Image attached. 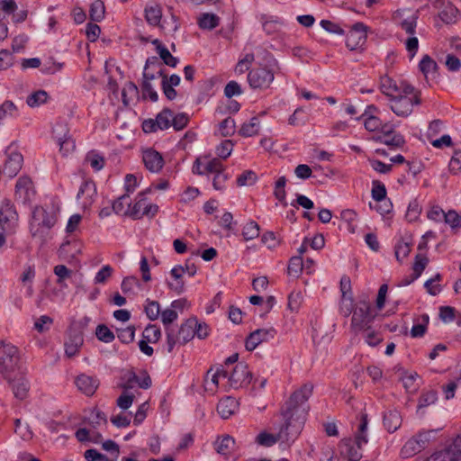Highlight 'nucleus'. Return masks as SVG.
Returning a JSON list of instances; mask_svg holds the SVG:
<instances>
[{"label":"nucleus","instance_id":"1","mask_svg":"<svg viewBox=\"0 0 461 461\" xmlns=\"http://www.w3.org/2000/svg\"><path fill=\"white\" fill-rule=\"evenodd\" d=\"M375 315L371 312V305L366 300L359 301L351 318V329L357 333H363L368 346H376L380 342L377 334L371 329Z\"/></svg>","mask_w":461,"mask_h":461},{"label":"nucleus","instance_id":"2","mask_svg":"<svg viewBox=\"0 0 461 461\" xmlns=\"http://www.w3.org/2000/svg\"><path fill=\"white\" fill-rule=\"evenodd\" d=\"M59 206L54 201L36 206L32 212L30 232L33 237L42 236L44 230H50L58 221Z\"/></svg>","mask_w":461,"mask_h":461},{"label":"nucleus","instance_id":"3","mask_svg":"<svg viewBox=\"0 0 461 461\" xmlns=\"http://www.w3.org/2000/svg\"><path fill=\"white\" fill-rule=\"evenodd\" d=\"M313 388V384L308 382L295 390L282 407L281 416L292 418L293 416L299 417V415L303 414V419L306 420L310 409L307 402L312 395Z\"/></svg>","mask_w":461,"mask_h":461},{"label":"nucleus","instance_id":"4","mask_svg":"<svg viewBox=\"0 0 461 461\" xmlns=\"http://www.w3.org/2000/svg\"><path fill=\"white\" fill-rule=\"evenodd\" d=\"M282 417L284 423L279 427L277 439H279L281 445L289 447L301 434L306 420L303 419V414L299 415V417Z\"/></svg>","mask_w":461,"mask_h":461},{"label":"nucleus","instance_id":"5","mask_svg":"<svg viewBox=\"0 0 461 461\" xmlns=\"http://www.w3.org/2000/svg\"><path fill=\"white\" fill-rule=\"evenodd\" d=\"M420 104V92L413 87L411 94L399 93L389 99V107L399 117H408L411 114L414 105Z\"/></svg>","mask_w":461,"mask_h":461},{"label":"nucleus","instance_id":"6","mask_svg":"<svg viewBox=\"0 0 461 461\" xmlns=\"http://www.w3.org/2000/svg\"><path fill=\"white\" fill-rule=\"evenodd\" d=\"M20 356L17 348H0V373L8 384H11V374L18 368Z\"/></svg>","mask_w":461,"mask_h":461},{"label":"nucleus","instance_id":"7","mask_svg":"<svg viewBox=\"0 0 461 461\" xmlns=\"http://www.w3.org/2000/svg\"><path fill=\"white\" fill-rule=\"evenodd\" d=\"M196 326V318L191 317L181 324L177 334L175 335L173 329H167V343L168 346L176 344H186L195 337L194 329Z\"/></svg>","mask_w":461,"mask_h":461},{"label":"nucleus","instance_id":"8","mask_svg":"<svg viewBox=\"0 0 461 461\" xmlns=\"http://www.w3.org/2000/svg\"><path fill=\"white\" fill-rule=\"evenodd\" d=\"M275 75L267 67H259L251 69L248 74V82L253 89H267L274 81Z\"/></svg>","mask_w":461,"mask_h":461},{"label":"nucleus","instance_id":"9","mask_svg":"<svg viewBox=\"0 0 461 461\" xmlns=\"http://www.w3.org/2000/svg\"><path fill=\"white\" fill-rule=\"evenodd\" d=\"M18 221V213L14 205L9 199H5L0 203V228L7 233H12Z\"/></svg>","mask_w":461,"mask_h":461},{"label":"nucleus","instance_id":"10","mask_svg":"<svg viewBox=\"0 0 461 461\" xmlns=\"http://www.w3.org/2000/svg\"><path fill=\"white\" fill-rule=\"evenodd\" d=\"M433 431L420 432L410 438L402 447L401 454L403 457H410L425 449L430 439Z\"/></svg>","mask_w":461,"mask_h":461},{"label":"nucleus","instance_id":"11","mask_svg":"<svg viewBox=\"0 0 461 461\" xmlns=\"http://www.w3.org/2000/svg\"><path fill=\"white\" fill-rule=\"evenodd\" d=\"M380 89L388 98L398 95L399 93L411 94L413 86L406 81L397 82L387 75L380 77Z\"/></svg>","mask_w":461,"mask_h":461},{"label":"nucleus","instance_id":"12","mask_svg":"<svg viewBox=\"0 0 461 461\" xmlns=\"http://www.w3.org/2000/svg\"><path fill=\"white\" fill-rule=\"evenodd\" d=\"M366 443H367L366 436L357 435L355 441L351 438H343L340 441L339 449L349 461H359L362 457L361 446Z\"/></svg>","mask_w":461,"mask_h":461},{"label":"nucleus","instance_id":"13","mask_svg":"<svg viewBox=\"0 0 461 461\" xmlns=\"http://www.w3.org/2000/svg\"><path fill=\"white\" fill-rule=\"evenodd\" d=\"M35 196L33 183L28 176H21L15 184L14 199L23 205L30 204Z\"/></svg>","mask_w":461,"mask_h":461},{"label":"nucleus","instance_id":"14","mask_svg":"<svg viewBox=\"0 0 461 461\" xmlns=\"http://www.w3.org/2000/svg\"><path fill=\"white\" fill-rule=\"evenodd\" d=\"M367 27L363 23H356L352 25L347 34L346 46L350 50H356L362 48L367 38Z\"/></svg>","mask_w":461,"mask_h":461},{"label":"nucleus","instance_id":"15","mask_svg":"<svg viewBox=\"0 0 461 461\" xmlns=\"http://www.w3.org/2000/svg\"><path fill=\"white\" fill-rule=\"evenodd\" d=\"M252 379V375L248 369L247 365L239 363L235 366L229 375V384L234 389L248 385Z\"/></svg>","mask_w":461,"mask_h":461},{"label":"nucleus","instance_id":"16","mask_svg":"<svg viewBox=\"0 0 461 461\" xmlns=\"http://www.w3.org/2000/svg\"><path fill=\"white\" fill-rule=\"evenodd\" d=\"M276 336L274 328L258 329L251 332L245 341V346H259L263 343H271Z\"/></svg>","mask_w":461,"mask_h":461},{"label":"nucleus","instance_id":"17","mask_svg":"<svg viewBox=\"0 0 461 461\" xmlns=\"http://www.w3.org/2000/svg\"><path fill=\"white\" fill-rule=\"evenodd\" d=\"M142 161L145 167L152 173L159 172L164 166L162 155L153 149H148L143 151Z\"/></svg>","mask_w":461,"mask_h":461},{"label":"nucleus","instance_id":"18","mask_svg":"<svg viewBox=\"0 0 461 461\" xmlns=\"http://www.w3.org/2000/svg\"><path fill=\"white\" fill-rule=\"evenodd\" d=\"M23 162V157L21 153L16 151L10 152L7 154V158L3 167L4 175L9 178L14 177L21 170Z\"/></svg>","mask_w":461,"mask_h":461},{"label":"nucleus","instance_id":"19","mask_svg":"<svg viewBox=\"0 0 461 461\" xmlns=\"http://www.w3.org/2000/svg\"><path fill=\"white\" fill-rule=\"evenodd\" d=\"M260 22L262 23L263 31L267 35H274L278 33L285 25V23L283 19L275 15L261 14Z\"/></svg>","mask_w":461,"mask_h":461},{"label":"nucleus","instance_id":"20","mask_svg":"<svg viewBox=\"0 0 461 461\" xmlns=\"http://www.w3.org/2000/svg\"><path fill=\"white\" fill-rule=\"evenodd\" d=\"M151 192V187L147 188L146 190L138 194L137 201L131 207V203H128V209L124 212V215H129L133 220H140L142 218V211L146 205V197L147 194Z\"/></svg>","mask_w":461,"mask_h":461},{"label":"nucleus","instance_id":"21","mask_svg":"<svg viewBox=\"0 0 461 461\" xmlns=\"http://www.w3.org/2000/svg\"><path fill=\"white\" fill-rule=\"evenodd\" d=\"M77 389L86 396H92L99 386V381L86 375H80L76 378Z\"/></svg>","mask_w":461,"mask_h":461},{"label":"nucleus","instance_id":"22","mask_svg":"<svg viewBox=\"0 0 461 461\" xmlns=\"http://www.w3.org/2000/svg\"><path fill=\"white\" fill-rule=\"evenodd\" d=\"M215 451L221 455L228 458L235 449V439L225 434L221 437H218L213 443Z\"/></svg>","mask_w":461,"mask_h":461},{"label":"nucleus","instance_id":"23","mask_svg":"<svg viewBox=\"0 0 461 461\" xmlns=\"http://www.w3.org/2000/svg\"><path fill=\"white\" fill-rule=\"evenodd\" d=\"M96 196V186L93 180H84L79 187L77 198L79 200L84 199V205H91L94 202V198Z\"/></svg>","mask_w":461,"mask_h":461},{"label":"nucleus","instance_id":"24","mask_svg":"<svg viewBox=\"0 0 461 461\" xmlns=\"http://www.w3.org/2000/svg\"><path fill=\"white\" fill-rule=\"evenodd\" d=\"M238 402L232 397L221 399L217 404V411L222 419H228L238 410Z\"/></svg>","mask_w":461,"mask_h":461},{"label":"nucleus","instance_id":"25","mask_svg":"<svg viewBox=\"0 0 461 461\" xmlns=\"http://www.w3.org/2000/svg\"><path fill=\"white\" fill-rule=\"evenodd\" d=\"M402 416L396 410H389L384 414V426L388 432L396 431L402 425Z\"/></svg>","mask_w":461,"mask_h":461},{"label":"nucleus","instance_id":"26","mask_svg":"<svg viewBox=\"0 0 461 461\" xmlns=\"http://www.w3.org/2000/svg\"><path fill=\"white\" fill-rule=\"evenodd\" d=\"M11 381L12 383L9 384L12 387L14 397L19 400H24L27 397L30 389L28 380L23 376H20L16 379H13L11 377Z\"/></svg>","mask_w":461,"mask_h":461},{"label":"nucleus","instance_id":"27","mask_svg":"<svg viewBox=\"0 0 461 461\" xmlns=\"http://www.w3.org/2000/svg\"><path fill=\"white\" fill-rule=\"evenodd\" d=\"M161 336L160 328L156 324H149L142 332L143 339L137 346H148L149 343H157Z\"/></svg>","mask_w":461,"mask_h":461},{"label":"nucleus","instance_id":"28","mask_svg":"<svg viewBox=\"0 0 461 461\" xmlns=\"http://www.w3.org/2000/svg\"><path fill=\"white\" fill-rule=\"evenodd\" d=\"M146 22L151 26H158L162 18V9L159 5H148L144 9Z\"/></svg>","mask_w":461,"mask_h":461},{"label":"nucleus","instance_id":"29","mask_svg":"<svg viewBox=\"0 0 461 461\" xmlns=\"http://www.w3.org/2000/svg\"><path fill=\"white\" fill-rule=\"evenodd\" d=\"M197 24L202 30L212 31L219 26L220 17L212 13H203L197 19Z\"/></svg>","mask_w":461,"mask_h":461},{"label":"nucleus","instance_id":"30","mask_svg":"<svg viewBox=\"0 0 461 461\" xmlns=\"http://www.w3.org/2000/svg\"><path fill=\"white\" fill-rule=\"evenodd\" d=\"M419 68L426 78L429 76L435 77L438 68L437 62L429 55H424L419 63Z\"/></svg>","mask_w":461,"mask_h":461},{"label":"nucleus","instance_id":"31","mask_svg":"<svg viewBox=\"0 0 461 461\" xmlns=\"http://www.w3.org/2000/svg\"><path fill=\"white\" fill-rule=\"evenodd\" d=\"M419 375L416 372L413 373H408L406 371H403L401 380L402 382L403 387L405 388L406 392L409 393H414L419 389V384H418Z\"/></svg>","mask_w":461,"mask_h":461},{"label":"nucleus","instance_id":"32","mask_svg":"<svg viewBox=\"0 0 461 461\" xmlns=\"http://www.w3.org/2000/svg\"><path fill=\"white\" fill-rule=\"evenodd\" d=\"M212 368H210L207 371V374H206V375L204 377V383H205L204 386H205V390L206 391L214 392L215 389L218 386L219 377L220 376L227 377L228 376V372L226 370H224L222 366L217 368V370L212 375L211 384H210L209 383V375L212 372Z\"/></svg>","mask_w":461,"mask_h":461},{"label":"nucleus","instance_id":"33","mask_svg":"<svg viewBox=\"0 0 461 461\" xmlns=\"http://www.w3.org/2000/svg\"><path fill=\"white\" fill-rule=\"evenodd\" d=\"M377 140L393 149L402 147L405 143V140L401 133L378 136Z\"/></svg>","mask_w":461,"mask_h":461},{"label":"nucleus","instance_id":"34","mask_svg":"<svg viewBox=\"0 0 461 461\" xmlns=\"http://www.w3.org/2000/svg\"><path fill=\"white\" fill-rule=\"evenodd\" d=\"M259 121L257 117H252L249 122L242 124L239 133L242 137H252L258 133Z\"/></svg>","mask_w":461,"mask_h":461},{"label":"nucleus","instance_id":"35","mask_svg":"<svg viewBox=\"0 0 461 461\" xmlns=\"http://www.w3.org/2000/svg\"><path fill=\"white\" fill-rule=\"evenodd\" d=\"M171 119L172 111L168 108H165L157 114L154 120L156 126H158L159 130L163 131L168 129L171 126Z\"/></svg>","mask_w":461,"mask_h":461},{"label":"nucleus","instance_id":"36","mask_svg":"<svg viewBox=\"0 0 461 461\" xmlns=\"http://www.w3.org/2000/svg\"><path fill=\"white\" fill-rule=\"evenodd\" d=\"M458 10L452 4L447 3L439 12L438 16L445 23H453L456 22Z\"/></svg>","mask_w":461,"mask_h":461},{"label":"nucleus","instance_id":"37","mask_svg":"<svg viewBox=\"0 0 461 461\" xmlns=\"http://www.w3.org/2000/svg\"><path fill=\"white\" fill-rule=\"evenodd\" d=\"M138 96V86L133 82H127L122 91V99L124 105H129L130 101Z\"/></svg>","mask_w":461,"mask_h":461},{"label":"nucleus","instance_id":"38","mask_svg":"<svg viewBox=\"0 0 461 461\" xmlns=\"http://www.w3.org/2000/svg\"><path fill=\"white\" fill-rule=\"evenodd\" d=\"M444 451L452 461H461V434Z\"/></svg>","mask_w":461,"mask_h":461},{"label":"nucleus","instance_id":"39","mask_svg":"<svg viewBox=\"0 0 461 461\" xmlns=\"http://www.w3.org/2000/svg\"><path fill=\"white\" fill-rule=\"evenodd\" d=\"M49 95L45 90H38L27 96L26 104L30 107H37L45 104L48 100Z\"/></svg>","mask_w":461,"mask_h":461},{"label":"nucleus","instance_id":"40","mask_svg":"<svg viewBox=\"0 0 461 461\" xmlns=\"http://www.w3.org/2000/svg\"><path fill=\"white\" fill-rule=\"evenodd\" d=\"M144 312L150 321H155L160 315V304L158 301L147 299L144 304Z\"/></svg>","mask_w":461,"mask_h":461},{"label":"nucleus","instance_id":"41","mask_svg":"<svg viewBox=\"0 0 461 461\" xmlns=\"http://www.w3.org/2000/svg\"><path fill=\"white\" fill-rule=\"evenodd\" d=\"M90 19L94 22H100L104 17V5L101 0H95L89 9Z\"/></svg>","mask_w":461,"mask_h":461},{"label":"nucleus","instance_id":"42","mask_svg":"<svg viewBox=\"0 0 461 461\" xmlns=\"http://www.w3.org/2000/svg\"><path fill=\"white\" fill-rule=\"evenodd\" d=\"M224 167L220 158H214L212 159H208L204 158V165L203 168V172L204 175L206 174H218L221 170H223Z\"/></svg>","mask_w":461,"mask_h":461},{"label":"nucleus","instance_id":"43","mask_svg":"<svg viewBox=\"0 0 461 461\" xmlns=\"http://www.w3.org/2000/svg\"><path fill=\"white\" fill-rule=\"evenodd\" d=\"M95 336L98 340L104 343H111L115 338L113 332L105 324L97 325Z\"/></svg>","mask_w":461,"mask_h":461},{"label":"nucleus","instance_id":"44","mask_svg":"<svg viewBox=\"0 0 461 461\" xmlns=\"http://www.w3.org/2000/svg\"><path fill=\"white\" fill-rule=\"evenodd\" d=\"M303 268V258L300 256H294L290 258L287 272L289 276L298 277Z\"/></svg>","mask_w":461,"mask_h":461},{"label":"nucleus","instance_id":"45","mask_svg":"<svg viewBox=\"0 0 461 461\" xmlns=\"http://www.w3.org/2000/svg\"><path fill=\"white\" fill-rule=\"evenodd\" d=\"M411 252V243L408 241H404L403 240H400L394 247V254L395 258L399 262H402V260L409 256Z\"/></svg>","mask_w":461,"mask_h":461},{"label":"nucleus","instance_id":"46","mask_svg":"<svg viewBox=\"0 0 461 461\" xmlns=\"http://www.w3.org/2000/svg\"><path fill=\"white\" fill-rule=\"evenodd\" d=\"M255 441L259 446L272 447L276 443L279 442V439H277V433L272 434L267 431H262L256 437Z\"/></svg>","mask_w":461,"mask_h":461},{"label":"nucleus","instance_id":"47","mask_svg":"<svg viewBox=\"0 0 461 461\" xmlns=\"http://www.w3.org/2000/svg\"><path fill=\"white\" fill-rule=\"evenodd\" d=\"M308 121V116L303 107L295 109L294 113L289 117L288 123L292 126L304 125Z\"/></svg>","mask_w":461,"mask_h":461},{"label":"nucleus","instance_id":"48","mask_svg":"<svg viewBox=\"0 0 461 461\" xmlns=\"http://www.w3.org/2000/svg\"><path fill=\"white\" fill-rule=\"evenodd\" d=\"M418 18L419 16L417 13L411 14L401 22V28L410 36L415 35Z\"/></svg>","mask_w":461,"mask_h":461},{"label":"nucleus","instance_id":"49","mask_svg":"<svg viewBox=\"0 0 461 461\" xmlns=\"http://www.w3.org/2000/svg\"><path fill=\"white\" fill-rule=\"evenodd\" d=\"M36 270L34 265H25L18 281L23 285L34 283Z\"/></svg>","mask_w":461,"mask_h":461},{"label":"nucleus","instance_id":"50","mask_svg":"<svg viewBox=\"0 0 461 461\" xmlns=\"http://www.w3.org/2000/svg\"><path fill=\"white\" fill-rule=\"evenodd\" d=\"M372 185V198L376 202L384 201L387 194L385 185L378 180H374Z\"/></svg>","mask_w":461,"mask_h":461},{"label":"nucleus","instance_id":"51","mask_svg":"<svg viewBox=\"0 0 461 461\" xmlns=\"http://www.w3.org/2000/svg\"><path fill=\"white\" fill-rule=\"evenodd\" d=\"M438 393L435 390L423 392L419 399L418 409L428 407L436 402Z\"/></svg>","mask_w":461,"mask_h":461},{"label":"nucleus","instance_id":"52","mask_svg":"<svg viewBox=\"0 0 461 461\" xmlns=\"http://www.w3.org/2000/svg\"><path fill=\"white\" fill-rule=\"evenodd\" d=\"M428 263H429V258L426 256L421 255V254H417L415 256V260H414V264L412 267L414 278H419L421 276V274L424 271V269L426 268Z\"/></svg>","mask_w":461,"mask_h":461},{"label":"nucleus","instance_id":"53","mask_svg":"<svg viewBox=\"0 0 461 461\" xmlns=\"http://www.w3.org/2000/svg\"><path fill=\"white\" fill-rule=\"evenodd\" d=\"M259 235V226L256 221L248 222L242 230V236L246 240L258 238Z\"/></svg>","mask_w":461,"mask_h":461},{"label":"nucleus","instance_id":"54","mask_svg":"<svg viewBox=\"0 0 461 461\" xmlns=\"http://www.w3.org/2000/svg\"><path fill=\"white\" fill-rule=\"evenodd\" d=\"M420 212H421V206L420 205L417 199H414L410 202L405 217L408 221L412 222V221H415L419 218Z\"/></svg>","mask_w":461,"mask_h":461},{"label":"nucleus","instance_id":"55","mask_svg":"<svg viewBox=\"0 0 461 461\" xmlns=\"http://www.w3.org/2000/svg\"><path fill=\"white\" fill-rule=\"evenodd\" d=\"M86 161H87L90 164L91 167L95 171L101 170L104 166V157L99 155L98 153H95V151L87 153L86 157Z\"/></svg>","mask_w":461,"mask_h":461},{"label":"nucleus","instance_id":"56","mask_svg":"<svg viewBox=\"0 0 461 461\" xmlns=\"http://www.w3.org/2000/svg\"><path fill=\"white\" fill-rule=\"evenodd\" d=\"M158 54L163 60L164 64H166L168 67L176 68L179 62V59L176 57H174L167 47L158 48Z\"/></svg>","mask_w":461,"mask_h":461},{"label":"nucleus","instance_id":"57","mask_svg":"<svg viewBox=\"0 0 461 461\" xmlns=\"http://www.w3.org/2000/svg\"><path fill=\"white\" fill-rule=\"evenodd\" d=\"M135 328L129 326L125 329L117 330V337L122 344H130L134 339Z\"/></svg>","mask_w":461,"mask_h":461},{"label":"nucleus","instance_id":"58","mask_svg":"<svg viewBox=\"0 0 461 461\" xmlns=\"http://www.w3.org/2000/svg\"><path fill=\"white\" fill-rule=\"evenodd\" d=\"M257 181V175L252 170H246L237 178V185L239 186L252 185Z\"/></svg>","mask_w":461,"mask_h":461},{"label":"nucleus","instance_id":"59","mask_svg":"<svg viewBox=\"0 0 461 461\" xmlns=\"http://www.w3.org/2000/svg\"><path fill=\"white\" fill-rule=\"evenodd\" d=\"M188 122L189 117L185 113H179L175 116L172 114L171 126H173L176 131L183 130L187 125Z\"/></svg>","mask_w":461,"mask_h":461},{"label":"nucleus","instance_id":"60","mask_svg":"<svg viewBox=\"0 0 461 461\" xmlns=\"http://www.w3.org/2000/svg\"><path fill=\"white\" fill-rule=\"evenodd\" d=\"M444 221L453 230L461 227V216L455 210H449L447 212H445Z\"/></svg>","mask_w":461,"mask_h":461},{"label":"nucleus","instance_id":"61","mask_svg":"<svg viewBox=\"0 0 461 461\" xmlns=\"http://www.w3.org/2000/svg\"><path fill=\"white\" fill-rule=\"evenodd\" d=\"M136 286H140V280L133 276L125 277L121 284V289L122 293L126 294L133 292Z\"/></svg>","mask_w":461,"mask_h":461},{"label":"nucleus","instance_id":"62","mask_svg":"<svg viewBox=\"0 0 461 461\" xmlns=\"http://www.w3.org/2000/svg\"><path fill=\"white\" fill-rule=\"evenodd\" d=\"M320 25L322 29H324L326 32L337 35H344L345 31L340 27L339 24L333 23L330 20H321L320 23Z\"/></svg>","mask_w":461,"mask_h":461},{"label":"nucleus","instance_id":"63","mask_svg":"<svg viewBox=\"0 0 461 461\" xmlns=\"http://www.w3.org/2000/svg\"><path fill=\"white\" fill-rule=\"evenodd\" d=\"M233 144L231 140H223L216 149V154L220 158L226 159L231 154Z\"/></svg>","mask_w":461,"mask_h":461},{"label":"nucleus","instance_id":"64","mask_svg":"<svg viewBox=\"0 0 461 461\" xmlns=\"http://www.w3.org/2000/svg\"><path fill=\"white\" fill-rule=\"evenodd\" d=\"M161 321L163 324L166 327V330L170 329L169 326L178 318V314L176 311L173 310L172 308L166 309L161 312Z\"/></svg>","mask_w":461,"mask_h":461}]
</instances>
